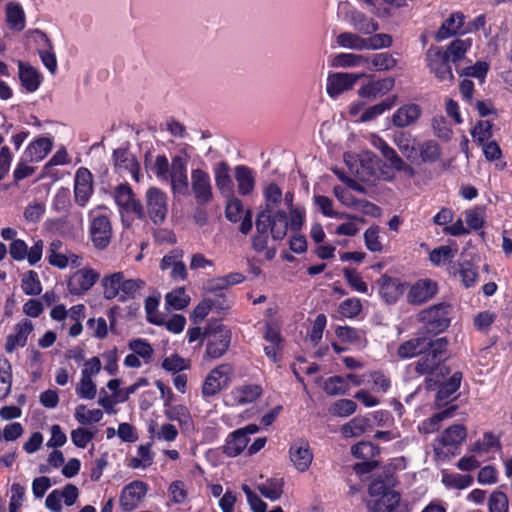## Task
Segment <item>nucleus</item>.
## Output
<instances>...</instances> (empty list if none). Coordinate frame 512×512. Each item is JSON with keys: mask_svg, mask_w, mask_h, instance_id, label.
<instances>
[{"mask_svg": "<svg viewBox=\"0 0 512 512\" xmlns=\"http://www.w3.org/2000/svg\"><path fill=\"white\" fill-rule=\"evenodd\" d=\"M405 467L406 460L404 457L393 458L384 467L383 474L376 477L370 483L368 487L370 496L381 497L367 503L369 512H407L406 507L400 503V493L391 490L397 484V480L394 477L395 471L403 470Z\"/></svg>", "mask_w": 512, "mask_h": 512, "instance_id": "nucleus-1", "label": "nucleus"}, {"mask_svg": "<svg viewBox=\"0 0 512 512\" xmlns=\"http://www.w3.org/2000/svg\"><path fill=\"white\" fill-rule=\"evenodd\" d=\"M256 234L252 239V247L258 253H263L266 260H272L276 255V248L269 246V234L274 241L284 239L288 231V222L284 215L278 213L276 219H269L266 213H258L255 221Z\"/></svg>", "mask_w": 512, "mask_h": 512, "instance_id": "nucleus-2", "label": "nucleus"}, {"mask_svg": "<svg viewBox=\"0 0 512 512\" xmlns=\"http://www.w3.org/2000/svg\"><path fill=\"white\" fill-rule=\"evenodd\" d=\"M103 295L106 300L117 299L125 303L140 296L146 282L140 278L126 279L123 272H115L102 278Z\"/></svg>", "mask_w": 512, "mask_h": 512, "instance_id": "nucleus-3", "label": "nucleus"}, {"mask_svg": "<svg viewBox=\"0 0 512 512\" xmlns=\"http://www.w3.org/2000/svg\"><path fill=\"white\" fill-rule=\"evenodd\" d=\"M230 328L219 321H211L203 331V342L206 350L204 359H218L226 354L231 344Z\"/></svg>", "mask_w": 512, "mask_h": 512, "instance_id": "nucleus-4", "label": "nucleus"}, {"mask_svg": "<svg viewBox=\"0 0 512 512\" xmlns=\"http://www.w3.org/2000/svg\"><path fill=\"white\" fill-rule=\"evenodd\" d=\"M113 198L118 207L121 221L124 227H130L134 220L145 218V210L135 198L134 192L128 184H120L113 191Z\"/></svg>", "mask_w": 512, "mask_h": 512, "instance_id": "nucleus-5", "label": "nucleus"}, {"mask_svg": "<svg viewBox=\"0 0 512 512\" xmlns=\"http://www.w3.org/2000/svg\"><path fill=\"white\" fill-rule=\"evenodd\" d=\"M451 306L439 303L418 314V321L422 324V330L428 334L437 335L445 331L451 322Z\"/></svg>", "mask_w": 512, "mask_h": 512, "instance_id": "nucleus-6", "label": "nucleus"}, {"mask_svg": "<svg viewBox=\"0 0 512 512\" xmlns=\"http://www.w3.org/2000/svg\"><path fill=\"white\" fill-rule=\"evenodd\" d=\"M336 43L339 47L352 50H378L390 47L392 38L385 33L375 34L369 38H363L352 32H343L336 37Z\"/></svg>", "mask_w": 512, "mask_h": 512, "instance_id": "nucleus-7", "label": "nucleus"}, {"mask_svg": "<svg viewBox=\"0 0 512 512\" xmlns=\"http://www.w3.org/2000/svg\"><path fill=\"white\" fill-rule=\"evenodd\" d=\"M90 219V239L96 249L103 250L111 242L112 225L109 217L101 212V208L89 212Z\"/></svg>", "mask_w": 512, "mask_h": 512, "instance_id": "nucleus-8", "label": "nucleus"}, {"mask_svg": "<svg viewBox=\"0 0 512 512\" xmlns=\"http://www.w3.org/2000/svg\"><path fill=\"white\" fill-rule=\"evenodd\" d=\"M381 160L371 151L359 154V167L356 169L358 178L364 182L372 183L377 179L392 181L394 175L380 170Z\"/></svg>", "mask_w": 512, "mask_h": 512, "instance_id": "nucleus-9", "label": "nucleus"}, {"mask_svg": "<svg viewBox=\"0 0 512 512\" xmlns=\"http://www.w3.org/2000/svg\"><path fill=\"white\" fill-rule=\"evenodd\" d=\"M187 155H175L169 170V182L175 195H189V180L187 175Z\"/></svg>", "mask_w": 512, "mask_h": 512, "instance_id": "nucleus-10", "label": "nucleus"}, {"mask_svg": "<svg viewBox=\"0 0 512 512\" xmlns=\"http://www.w3.org/2000/svg\"><path fill=\"white\" fill-rule=\"evenodd\" d=\"M146 211L155 225L162 224L168 212V198L167 195L159 188L151 187L147 190L145 195Z\"/></svg>", "mask_w": 512, "mask_h": 512, "instance_id": "nucleus-11", "label": "nucleus"}, {"mask_svg": "<svg viewBox=\"0 0 512 512\" xmlns=\"http://www.w3.org/2000/svg\"><path fill=\"white\" fill-rule=\"evenodd\" d=\"M339 12L344 13V20L361 34L370 35L379 29V25L375 20L351 8L348 3H341L339 5Z\"/></svg>", "mask_w": 512, "mask_h": 512, "instance_id": "nucleus-12", "label": "nucleus"}, {"mask_svg": "<svg viewBox=\"0 0 512 512\" xmlns=\"http://www.w3.org/2000/svg\"><path fill=\"white\" fill-rule=\"evenodd\" d=\"M232 373L233 368L230 364H221L214 368L205 378L203 395L210 397L219 393L229 383Z\"/></svg>", "mask_w": 512, "mask_h": 512, "instance_id": "nucleus-13", "label": "nucleus"}, {"mask_svg": "<svg viewBox=\"0 0 512 512\" xmlns=\"http://www.w3.org/2000/svg\"><path fill=\"white\" fill-rule=\"evenodd\" d=\"M426 62L430 71L440 81H451L453 73L449 59L446 58L442 49L438 46H430L426 52Z\"/></svg>", "mask_w": 512, "mask_h": 512, "instance_id": "nucleus-14", "label": "nucleus"}, {"mask_svg": "<svg viewBox=\"0 0 512 512\" xmlns=\"http://www.w3.org/2000/svg\"><path fill=\"white\" fill-rule=\"evenodd\" d=\"M148 485L139 480L132 481L124 486L121 491L119 505L124 512L136 509L145 498Z\"/></svg>", "mask_w": 512, "mask_h": 512, "instance_id": "nucleus-15", "label": "nucleus"}, {"mask_svg": "<svg viewBox=\"0 0 512 512\" xmlns=\"http://www.w3.org/2000/svg\"><path fill=\"white\" fill-rule=\"evenodd\" d=\"M191 190L196 202L200 205L207 204L213 198L210 175L202 169L191 171Z\"/></svg>", "mask_w": 512, "mask_h": 512, "instance_id": "nucleus-16", "label": "nucleus"}, {"mask_svg": "<svg viewBox=\"0 0 512 512\" xmlns=\"http://www.w3.org/2000/svg\"><path fill=\"white\" fill-rule=\"evenodd\" d=\"M100 274L91 268L77 270L68 280L70 294L81 296L89 291L98 281Z\"/></svg>", "mask_w": 512, "mask_h": 512, "instance_id": "nucleus-17", "label": "nucleus"}, {"mask_svg": "<svg viewBox=\"0 0 512 512\" xmlns=\"http://www.w3.org/2000/svg\"><path fill=\"white\" fill-rule=\"evenodd\" d=\"M359 78L360 75L355 73H331L327 77L326 92L331 98L336 99L342 93L352 89Z\"/></svg>", "mask_w": 512, "mask_h": 512, "instance_id": "nucleus-18", "label": "nucleus"}, {"mask_svg": "<svg viewBox=\"0 0 512 512\" xmlns=\"http://www.w3.org/2000/svg\"><path fill=\"white\" fill-rule=\"evenodd\" d=\"M93 193L92 174L87 168H79L75 174L74 197L76 203L84 207Z\"/></svg>", "mask_w": 512, "mask_h": 512, "instance_id": "nucleus-19", "label": "nucleus"}, {"mask_svg": "<svg viewBox=\"0 0 512 512\" xmlns=\"http://www.w3.org/2000/svg\"><path fill=\"white\" fill-rule=\"evenodd\" d=\"M265 205L259 213H266L269 219H276L278 213L284 215V220L287 222V213L284 210L277 209L283 198V193L276 183H270L263 191Z\"/></svg>", "mask_w": 512, "mask_h": 512, "instance_id": "nucleus-20", "label": "nucleus"}, {"mask_svg": "<svg viewBox=\"0 0 512 512\" xmlns=\"http://www.w3.org/2000/svg\"><path fill=\"white\" fill-rule=\"evenodd\" d=\"M464 20L465 15L462 12L456 11L451 13L437 30L435 39L443 41L455 35L464 34Z\"/></svg>", "mask_w": 512, "mask_h": 512, "instance_id": "nucleus-21", "label": "nucleus"}, {"mask_svg": "<svg viewBox=\"0 0 512 512\" xmlns=\"http://www.w3.org/2000/svg\"><path fill=\"white\" fill-rule=\"evenodd\" d=\"M462 380V374L455 372L446 382L442 383L437 391L435 405L440 408L445 406L450 401L456 399V392L458 391Z\"/></svg>", "mask_w": 512, "mask_h": 512, "instance_id": "nucleus-22", "label": "nucleus"}, {"mask_svg": "<svg viewBox=\"0 0 512 512\" xmlns=\"http://www.w3.org/2000/svg\"><path fill=\"white\" fill-rule=\"evenodd\" d=\"M438 287L436 282L431 279H421L417 281L408 293L409 302L420 304L436 295Z\"/></svg>", "mask_w": 512, "mask_h": 512, "instance_id": "nucleus-23", "label": "nucleus"}, {"mask_svg": "<svg viewBox=\"0 0 512 512\" xmlns=\"http://www.w3.org/2000/svg\"><path fill=\"white\" fill-rule=\"evenodd\" d=\"M33 330L31 321L25 319L19 322L15 327V332L6 337L5 349L8 353H12L18 347H24L27 343L28 335Z\"/></svg>", "mask_w": 512, "mask_h": 512, "instance_id": "nucleus-24", "label": "nucleus"}, {"mask_svg": "<svg viewBox=\"0 0 512 512\" xmlns=\"http://www.w3.org/2000/svg\"><path fill=\"white\" fill-rule=\"evenodd\" d=\"M263 394V388L259 384H243L231 391V398L235 404L245 405L255 402Z\"/></svg>", "mask_w": 512, "mask_h": 512, "instance_id": "nucleus-25", "label": "nucleus"}, {"mask_svg": "<svg viewBox=\"0 0 512 512\" xmlns=\"http://www.w3.org/2000/svg\"><path fill=\"white\" fill-rule=\"evenodd\" d=\"M429 347V338L416 337L403 342L397 350L401 359H409L426 352Z\"/></svg>", "mask_w": 512, "mask_h": 512, "instance_id": "nucleus-26", "label": "nucleus"}, {"mask_svg": "<svg viewBox=\"0 0 512 512\" xmlns=\"http://www.w3.org/2000/svg\"><path fill=\"white\" fill-rule=\"evenodd\" d=\"M114 164L119 170L128 171L138 181L139 163L125 148H118L113 153Z\"/></svg>", "mask_w": 512, "mask_h": 512, "instance_id": "nucleus-27", "label": "nucleus"}, {"mask_svg": "<svg viewBox=\"0 0 512 512\" xmlns=\"http://www.w3.org/2000/svg\"><path fill=\"white\" fill-rule=\"evenodd\" d=\"M235 179L238 193L242 196L250 195L255 188V176L253 170L245 165L235 167Z\"/></svg>", "mask_w": 512, "mask_h": 512, "instance_id": "nucleus-28", "label": "nucleus"}, {"mask_svg": "<svg viewBox=\"0 0 512 512\" xmlns=\"http://www.w3.org/2000/svg\"><path fill=\"white\" fill-rule=\"evenodd\" d=\"M53 142L50 138L40 137L32 141L25 150V157L31 162L43 160L51 151Z\"/></svg>", "mask_w": 512, "mask_h": 512, "instance_id": "nucleus-29", "label": "nucleus"}, {"mask_svg": "<svg viewBox=\"0 0 512 512\" xmlns=\"http://www.w3.org/2000/svg\"><path fill=\"white\" fill-rule=\"evenodd\" d=\"M393 86L394 80L392 78H385L364 84L358 93L363 98H376L388 93Z\"/></svg>", "mask_w": 512, "mask_h": 512, "instance_id": "nucleus-30", "label": "nucleus"}, {"mask_svg": "<svg viewBox=\"0 0 512 512\" xmlns=\"http://www.w3.org/2000/svg\"><path fill=\"white\" fill-rule=\"evenodd\" d=\"M19 78L22 86L27 92L36 91L41 84V76L39 72L32 66L26 65L19 61Z\"/></svg>", "mask_w": 512, "mask_h": 512, "instance_id": "nucleus-31", "label": "nucleus"}, {"mask_svg": "<svg viewBox=\"0 0 512 512\" xmlns=\"http://www.w3.org/2000/svg\"><path fill=\"white\" fill-rule=\"evenodd\" d=\"M421 115V110L416 104H408L400 107L393 114V124L398 127H406L415 122Z\"/></svg>", "mask_w": 512, "mask_h": 512, "instance_id": "nucleus-32", "label": "nucleus"}, {"mask_svg": "<svg viewBox=\"0 0 512 512\" xmlns=\"http://www.w3.org/2000/svg\"><path fill=\"white\" fill-rule=\"evenodd\" d=\"M441 482L446 489L463 490L473 484L474 478L469 474L443 472Z\"/></svg>", "mask_w": 512, "mask_h": 512, "instance_id": "nucleus-33", "label": "nucleus"}, {"mask_svg": "<svg viewBox=\"0 0 512 512\" xmlns=\"http://www.w3.org/2000/svg\"><path fill=\"white\" fill-rule=\"evenodd\" d=\"M372 426L370 416H357L342 427V434L345 437H358L365 433Z\"/></svg>", "mask_w": 512, "mask_h": 512, "instance_id": "nucleus-34", "label": "nucleus"}, {"mask_svg": "<svg viewBox=\"0 0 512 512\" xmlns=\"http://www.w3.org/2000/svg\"><path fill=\"white\" fill-rule=\"evenodd\" d=\"M284 480L282 478H269L265 482L257 484V490L267 499L276 501L283 494Z\"/></svg>", "mask_w": 512, "mask_h": 512, "instance_id": "nucleus-35", "label": "nucleus"}, {"mask_svg": "<svg viewBox=\"0 0 512 512\" xmlns=\"http://www.w3.org/2000/svg\"><path fill=\"white\" fill-rule=\"evenodd\" d=\"M456 406H450L443 411L433 414L430 418L424 420L419 426V430L425 434L433 433L440 428L441 422L452 417Z\"/></svg>", "mask_w": 512, "mask_h": 512, "instance_id": "nucleus-36", "label": "nucleus"}, {"mask_svg": "<svg viewBox=\"0 0 512 512\" xmlns=\"http://www.w3.org/2000/svg\"><path fill=\"white\" fill-rule=\"evenodd\" d=\"M382 156L393 169L402 172L405 177L412 178L415 175V169L407 164L391 146L382 153Z\"/></svg>", "mask_w": 512, "mask_h": 512, "instance_id": "nucleus-37", "label": "nucleus"}, {"mask_svg": "<svg viewBox=\"0 0 512 512\" xmlns=\"http://www.w3.org/2000/svg\"><path fill=\"white\" fill-rule=\"evenodd\" d=\"M258 431V426L250 424L244 428L238 429L229 435L227 448H247L250 441L249 436Z\"/></svg>", "mask_w": 512, "mask_h": 512, "instance_id": "nucleus-38", "label": "nucleus"}, {"mask_svg": "<svg viewBox=\"0 0 512 512\" xmlns=\"http://www.w3.org/2000/svg\"><path fill=\"white\" fill-rule=\"evenodd\" d=\"M471 46V38L455 39L449 44V46L445 51H443V53L446 56V58L449 59L450 62L455 63L464 57V55L471 48Z\"/></svg>", "mask_w": 512, "mask_h": 512, "instance_id": "nucleus-39", "label": "nucleus"}, {"mask_svg": "<svg viewBox=\"0 0 512 512\" xmlns=\"http://www.w3.org/2000/svg\"><path fill=\"white\" fill-rule=\"evenodd\" d=\"M424 355L415 363L410 364L407 369L413 371L418 375H430L439 366V359L429 354L428 352L423 353Z\"/></svg>", "mask_w": 512, "mask_h": 512, "instance_id": "nucleus-40", "label": "nucleus"}, {"mask_svg": "<svg viewBox=\"0 0 512 512\" xmlns=\"http://www.w3.org/2000/svg\"><path fill=\"white\" fill-rule=\"evenodd\" d=\"M467 437V430L461 424L448 427L441 436L444 446H459Z\"/></svg>", "mask_w": 512, "mask_h": 512, "instance_id": "nucleus-41", "label": "nucleus"}, {"mask_svg": "<svg viewBox=\"0 0 512 512\" xmlns=\"http://www.w3.org/2000/svg\"><path fill=\"white\" fill-rule=\"evenodd\" d=\"M6 20L9 27L21 31L25 27V14L18 3H9L6 7Z\"/></svg>", "mask_w": 512, "mask_h": 512, "instance_id": "nucleus-42", "label": "nucleus"}, {"mask_svg": "<svg viewBox=\"0 0 512 512\" xmlns=\"http://www.w3.org/2000/svg\"><path fill=\"white\" fill-rule=\"evenodd\" d=\"M393 142L406 158L409 159L415 154V141L410 133L396 132L393 136Z\"/></svg>", "mask_w": 512, "mask_h": 512, "instance_id": "nucleus-43", "label": "nucleus"}, {"mask_svg": "<svg viewBox=\"0 0 512 512\" xmlns=\"http://www.w3.org/2000/svg\"><path fill=\"white\" fill-rule=\"evenodd\" d=\"M215 182L217 188L222 192H230L232 188V179L229 174V166L226 162L217 164L214 170Z\"/></svg>", "mask_w": 512, "mask_h": 512, "instance_id": "nucleus-44", "label": "nucleus"}, {"mask_svg": "<svg viewBox=\"0 0 512 512\" xmlns=\"http://www.w3.org/2000/svg\"><path fill=\"white\" fill-rule=\"evenodd\" d=\"M160 302V294L155 293L152 295H149L145 299V312L147 316V320L150 323L156 324V325H162L164 324V320L162 315L158 312V306Z\"/></svg>", "mask_w": 512, "mask_h": 512, "instance_id": "nucleus-45", "label": "nucleus"}, {"mask_svg": "<svg viewBox=\"0 0 512 512\" xmlns=\"http://www.w3.org/2000/svg\"><path fill=\"white\" fill-rule=\"evenodd\" d=\"M21 288L26 295H39L42 291V285L38 273L30 270L23 274Z\"/></svg>", "mask_w": 512, "mask_h": 512, "instance_id": "nucleus-46", "label": "nucleus"}, {"mask_svg": "<svg viewBox=\"0 0 512 512\" xmlns=\"http://www.w3.org/2000/svg\"><path fill=\"white\" fill-rule=\"evenodd\" d=\"M74 416L80 424L85 425L101 421L103 412L100 409H86V407L81 404L76 407Z\"/></svg>", "mask_w": 512, "mask_h": 512, "instance_id": "nucleus-47", "label": "nucleus"}, {"mask_svg": "<svg viewBox=\"0 0 512 512\" xmlns=\"http://www.w3.org/2000/svg\"><path fill=\"white\" fill-rule=\"evenodd\" d=\"M456 252V249L443 245L433 249L430 252L429 259L436 266L444 265L449 263L455 257Z\"/></svg>", "mask_w": 512, "mask_h": 512, "instance_id": "nucleus-48", "label": "nucleus"}, {"mask_svg": "<svg viewBox=\"0 0 512 512\" xmlns=\"http://www.w3.org/2000/svg\"><path fill=\"white\" fill-rule=\"evenodd\" d=\"M166 305L174 310H182L189 303V297L183 288H178L166 294Z\"/></svg>", "mask_w": 512, "mask_h": 512, "instance_id": "nucleus-49", "label": "nucleus"}, {"mask_svg": "<svg viewBox=\"0 0 512 512\" xmlns=\"http://www.w3.org/2000/svg\"><path fill=\"white\" fill-rule=\"evenodd\" d=\"M290 460L295 468L300 471H306L313 460L311 450H290Z\"/></svg>", "mask_w": 512, "mask_h": 512, "instance_id": "nucleus-50", "label": "nucleus"}, {"mask_svg": "<svg viewBox=\"0 0 512 512\" xmlns=\"http://www.w3.org/2000/svg\"><path fill=\"white\" fill-rule=\"evenodd\" d=\"M348 389V379L344 376H332L324 383V390L329 395L345 394Z\"/></svg>", "mask_w": 512, "mask_h": 512, "instance_id": "nucleus-51", "label": "nucleus"}, {"mask_svg": "<svg viewBox=\"0 0 512 512\" xmlns=\"http://www.w3.org/2000/svg\"><path fill=\"white\" fill-rule=\"evenodd\" d=\"M168 498L173 504H183L187 500L188 491L183 481L175 480L168 487Z\"/></svg>", "mask_w": 512, "mask_h": 512, "instance_id": "nucleus-52", "label": "nucleus"}, {"mask_svg": "<svg viewBox=\"0 0 512 512\" xmlns=\"http://www.w3.org/2000/svg\"><path fill=\"white\" fill-rule=\"evenodd\" d=\"M420 156L423 162H436L441 156L440 145L434 140H428L419 147Z\"/></svg>", "mask_w": 512, "mask_h": 512, "instance_id": "nucleus-53", "label": "nucleus"}, {"mask_svg": "<svg viewBox=\"0 0 512 512\" xmlns=\"http://www.w3.org/2000/svg\"><path fill=\"white\" fill-rule=\"evenodd\" d=\"M394 103V99L387 98L382 102L367 108L361 115V121L367 122L377 118L384 112L390 110L394 106Z\"/></svg>", "mask_w": 512, "mask_h": 512, "instance_id": "nucleus-54", "label": "nucleus"}, {"mask_svg": "<svg viewBox=\"0 0 512 512\" xmlns=\"http://www.w3.org/2000/svg\"><path fill=\"white\" fill-rule=\"evenodd\" d=\"M71 162V159L67 153L65 147L59 148L51 159L44 165L42 176H51L52 168L58 165H67Z\"/></svg>", "mask_w": 512, "mask_h": 512, "instance_id": "nucleus-55", "label": "nucleus"}, {"mask_svg": "<svg viewBox=\"0 0 512 512\" xmlns=\"http://www.w3.org/2000/svg\"><path fill=\"white\" fill-rule=\"evenodd\" d=\"M343 274L346 281L353 290L359 293L368 294L367 283L355 269L345 268L343 270Z\"/></svg>", "mask_w": 512, "mask_h": 512, "instance_id": "nucleus-56", "label": "nucleus"}, {"mask_svg": "<svg viewBox=\"0 0 512 512\" xmlns=\"http://www.w3.org/2000/svg\"><path fill=\"white\" fill-rule=\"evenodd\" d=\"M129 349L141 357L145 363H149L152 359L153 348L151 345L143 339H134L129 342Z\"/></svg>", "mask_w": 512, "mask_h": 512, "instance_id": "nucleus-57", "label": "nucleus"}, {"mask_svg": "<svg viewBox=\"0 0 512 512\" xmlns=\"http://www.w3.org/2000/svg\"><path fill=\"white\" fill-rule=\"evenodd\" d=\"M473 140L483 144L492 137V124L488 120L479 121L471 131Z\"/></svg>", "mask_w": 512, "mask_h": 512, "instance_id": "nucleus-58", "label": "nucleus"}, {"mask_svg": "<svg viewBox=\"0 0 512 512\" xmlns=\"http://www.w3.org/2000/svg\"><path fill=\"white\" fill-rule=\"evenodd\" d=\"M336 336L343 342L358 344L362 340V332L349 326H338L335 329Z\"/></svg>", "mask_w": 512, "mask_h": 512, "instance_id": "nucleus-59", "label": "nucleus"}, {"mask_svg": "<svg viewBox=\"0 0 512 512\" xmlns=\"http://www.w3.org/2000/svg\"><path fill=\"white\" fill-rule=\"evenodd\" d=\"M489 512H508L509 501L505 493L494 491L488 500Z\"/></svg>", "mask_w": 512, "mask_h": 512, "instance_id": "nucleus-60", "label": "nucleus"}, {"mask_svg": "<svg viewBox=\"0 0 512 512\" xmlns=\"http://www.w3.org/2000/svg\"><path fill=\"white\" fill-rule=\"evenodd\" d=\"M153 462L151 450H138V455L127 459V466L132 469H145Z\"/></svg>", "mask_w": 512, "mask_h": 512, "instance_id": "nucleus-61", "label": "nucleus"}, {"mask_svg": "<svg viewBox=\"0 0 512 512\" xmlns=\"http://www.w3.org/2000/svg\"><path fill=\"white\" fill-rule=\"evenodd\" d=\"M362 303L358 298H348L339 305V313L346 318H354L360 314Z\"/></svg>", "mask_w": 512, "mask_h": 512, "instance_id": "nucleus-62", "label": "nucleus"}, {"mask_svg": "<svg viewBox=\"0 0 512 512\" xmlns=\"http://www.w3.org/2000/svg\"><path fill=\"white\" fill-rule=\"evenodd\" d=\"M289 215H287L288 228L293 232L299 231L305 221L306 212L301 206L288 209Z\"/></svg>", "mask_w": 512, "mask_h": 512, "instance_id": "nucleus-63", "label": "nucleus"}, {"mask_svg": "<svg viewBox=\"0 0 512 512\" xmlns=\"http://www.w3.org/2000/svg\"><path fill=\"white\" fill-rule=\"evenodd\" d=\"M96 385L92 378L81 376L80 382L76 387L77 395L82 399H93L96 396Z\"/></svg>", "mask_w": 512, "mask_h": 512, "instance_id": "nucleus-64", "label": "nucleus"}]
</instances>
